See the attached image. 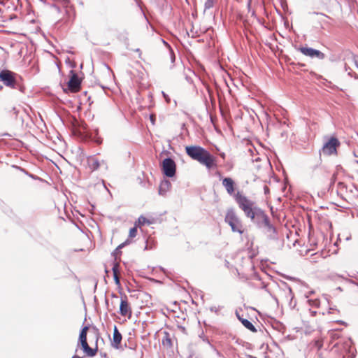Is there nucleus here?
I'll use <instances>...</instances> for the list:
<instances>
[{
	"instance_id": "nucleus-48",
	"label": "nucleus",
	"mask_w": 358,
	"mask_h": 358,
	"mask_svg": "<svg viewBox=\"0 0 358 358\" xmlns=\"http://www.w3.org/2000/svg\"><path fill=\"white\" fill-rule=\"evenodd\" d=\"M3 89V87L0 85V90H2Z\"/></svg>"
},
{
	"instance_id": "nucleus-40",
	"label": "nucleus",
	"mask_w": 358,
	"mask_h": 358,
	"mask_svg": "<svg viewBox=\"0 0 358 358\" xmlns=\"http://www.w3.org/2000/svg\"><path fill=\"white\" fill-rule=\"evenodd\" d=\"M270 211H271V214H273V208H272V207H271V206H270Z\"/></svg>"
},
{
	"instance_id": "nucleus-15",
	"label": "nucleus",
	"mask_w": 358,
	"mask_h": 358,
	"mask_svg": "<svg viewBox=\"0 0 358 358\" xmlns=\"http://www.w3.org/2000/svg\"><path fill=\"white\" fill-rule=\"evenodd\" d=\"M87 162L91 171L97 170L101 164L100 161L94 156L89 157Z\"/></svg>"
},
{
	"instance_id": "nucleus-21",
	"label": "nucleus",
	"mask_w": 358,
	"mask_h": 358,
	"mask_svg": "<svg viewBox=\"0 0 358 358\" xmlns=\"http://www.w3.org/2000/svg\"><path fill=\"white\" fill-rule=\"evenodd\" d=\"M137 227H138L137 224L135 223V226L130 229L129 232V238H133L136 236L137 232H138Z\"/></svg>"
},
{
	"instance_id": "nucleus-30",
	"label": "nucleus",
	"mask_w": 358,
	"mask_h": 358,
	"mask_svg": "<svg viewBox=\"0 0 358 358\" xmlns=\"http://www.w3.org/2000/svg\"><path fill=\"white\" fill-rule=\"evenodd\" d=\"M150 120L152 122V124H155V115L154 114H152V115H150Z\"/></svg>"
},
{
	"instance_id": "nucleus-4",
	"label": "nucleus",
	"mask_w": 358,
	"mask_h": 358,
	"mask_svg": "<svg viewBox=\"0 0 358 358\" xmlns=\"http://www.w3.org/2000/svg\"><path fill=\"white\" fill-rule=\"evenodd\" d=\"M235 199L245 215L248 217L253 219L256 213L255 211V208L253 207V203L240 192L236 194Z\"/></svg>"
},
{
	"instance_id": "nucleus-24",
	"label": "nucleus",
	"mask_w": 358,
	"mask_h": 358,
	"mask_svg": "<svg viewBox=\"0 0 358 358\" xmlns=\"http://www.w3.org/2000/svg\"><path fill=\"white\" fill-rule=\"evenodd\" d=\"M308 302H309L310 306H314V307H319L320 303V300H318V299L308 300Z\"/></svg>"
},
{
	"instance_id": "nucleus-7",
	"label": "nucleus",
	"mask_w": 358,
	"mask_h": 358,
	"mask_svg": "<svg viewBox=\"0 0 358 358\" xmlns=\"http://www.w3.org/2000/svg\"><path fill=\"white\" fill-rule=\"evenodd\" d=\"M83 73L80 72L77 73L74 70H71L69 73V78L66 81L67 88L62 86V90H80L83 81Z\"/></svg>"
},
{
	"instance_id": "nucleus-36",
	"label": "nucleus",
	"mask_w": 358,
	"mask_h": 358,
	"mask_svg": "<svg viewBox=\"0 0 358 358\" xmlns=\"http://www.w3.org/2000/svg\"><path fill=\"white\" fill-rule=\"evenodd\" d=\"M83 95L85 98H87V91H83Z\"/></svg>"
},
{
	"instance_id": "nucleus-8",
	"label": "nucleus",
	"mask_w": 358,
	"mask_h": 358,
	"mask_svg": "<svg viewBox=\"0 0 358 358\" xmlns=\"http://www.w3.org/2000/svg\"><path fill=\"white\" fill-rule=\"evenodd\" d=\"M270 245L273 250H280L284 246L283 235H280L278 229L271 224H270Z\"/></svg>"
},
{
	"instance_id": "nucleus-33",
	"label": "nucleus",
	"mask_w": 358,
	"mask_h": 358,
	"mask_svg": "<svg viewBox=\"0 0 358 358\" xmlns=\"http://www.w3.org/2000/svg\"><path fill=\"white\" fill-rule=\"evenodd\" d=\"M76 64L74 62H70V66L72 68H75Z\"/></svg>"
},
{
	"instance_id": "nucleus-10",
	"label": "nucleus",
	"mask_w": 358,
	"mask_h": 358,
	"mask_svg": "<svg viewBox=\"0 0 358 358\" xmlns=\"http://www.w3.org/2000/svg\"><path fill=\"white\" fill-rule=\"evenodd\" d=\"M162 171L165 176L171 178L175 176L176 164L171 158H166L162 162Z\"/></svg>"
},
{
	"instance_id": "nucleus-3",
	"label": "nucleus",
	"mask_w": 358,
	"mask_h": 358,
	"mask_svg": "<svg viewBox=\"0 0 358 358\" xmlns=\"http://www.w3.org/2000/svg\"><path fill=\"white\" fill-rule=\"evenodd\" d=\"M0 82H2L5 86L9 88L24 89L22 84L21 76L8 69H3L0 71Z\"/></svg>"
},
{
	"instance_id": "nucleus-16",
	"label": "nucleus",
	"mask_w": 358,
	"mask_h": 358,
	"mask_svg": "<svg viewBox=\"0 0 358 358\" xmlns=\"http://www.w3.org/2000/svg\"><path fill=\"white\" fill-rule=\"evenodd\" d=\"M114 280L116 285H120V264L116 262L112 268Z\"/></svg>"
},
{
	"instance_id": "nucleus-18",
	"label": "nucleus",
	"mask_w": 358,
	"mask_h": 358,
	"mask_svg": "<svg viewBox=\"0 0 358 358\" xmlns=\"http://www.w3.org/2000/svg\"><path fill=\"white\" fill-rule=\"evenodd\" d=\"M162 345L169 348L172 346V341L168 332L164 333V336L162 339Z\"/></svg>"
},
{
	"instance_id": "nucleus-37",
	"label": "nucleus",
	"mask_w": 358,
	"mask_h": 358,
	"mask_svg": "<svg viewBox=\"0 0 358 358\" xmlns=\"http://www.w3.org/2000/svg\"><path fill=\"white\" fill-rule=\"evenodd\" d=\"M101 88H102V90H110L109 87H103V86H101Z\"/></svg>"
},
{
	"instance_id": "nucleus-23",
	"label": "nucleus",
	"mask_w": 358,
	"mask_h": 358,
	"mask_svg": "<svg viewBox=\"0 0 358 358\" xmlns=\"http://www.w3.org/2000/svg\"><path fill=\"white\" fill-rule=\"evenodd\" d=\"M213 2L214 0H206L204 5L205 10L212 8L213 6Z\"/></svg>"
},
{
	"instance_id": "nucleus-26",
	"label": "nucleus",
	"mask_w": 358,
	"mask_h": 358,
	"mask_svg": "<svg viewBox=\"0 0 358 358\" xmlns=\"http://www.w3.org/2000/svg\"><path fill=\"white\" fill-rule=\"evenodd\" d=\"M78 132L80 134H85V133H87V127L86 125H82L79 129H78Z\"/></svg>"
},
{
	"instance_id": "nucleus-43",
	"label": "nucleus",
	"mask_w": 358,
	"mask_h": 358,
	"mask_svg": "<svg viewBox=\"0 0 358 358\" xmlns=\"http://www.w3.org/2000/svg\"><path fill=\"white\" fill-rule=\"evenodd\" d=\"M270 325H271V327L274 328L273 324L271 323V321H270Z\"/></svg>"
},
{
	"instance_id": "nucleus-27",
	"label": "nucleus",
	"mask_w": 358,
	"mask_h": 358,
	"mask_svg": "<svg viewBox=\"0 0 358 358\" xmlns=\"http://www.w3.org/2000/svg\"><path fill=\"white\" fill-rule=\"evenodd\" d=\"M262 1L263 2H262V5L261 6V8L264 10L266 17H268V13L266 10L265 0H262Z\"/></svg>"
},
{
	"instance_id": "nucleus-11",
	"label": "nucleus",
	"mask_w": 358,
	"mask_h": 358,
	"mask_svg": "<svg viewBox=\"0 0 358 358\" xmlns=\"http://www.w3.org/2000/svg\"><path fill=\"white\" fill-rule=\"evenodd\" d=\"M120 314L123 317H127L129 319L131 317L132 309L126 296L121 297Z\"/></svg>"
},
{
	"instance_id": "nucleus-17",
	"label": "nucleus",
	"mask_w": 358,
	"mask_h": 358,
	"mask_svg": "<svg viewBox=\"0 0 358 358\" xmlns=\"http://www.w3.org/2000/svg\"><path fill=\"white\" fill-rule=\"evenodd\" d=\"M288 294H289V297H290V300L289 302V306L291 309H294L296 306V301L294 299V294H293V292H292L291 288L288 289Z\"/></svg>"
},
{
	"instance_id": "nucleus-44",
	"label": "nucleus",
	"mask_w": 358,
	"mask_h": 358,
	"mask_svg": "<svg viewBox=\"0 0 358 358\" xmlns=\"http://www.w3.org/2000/svg\"><path fill=\"white\" fill-rule=\"evenodd\" d=\"M163 43L168 45V43L165 42V41H163Z\"/></svg>"
},
{
	"instance_id": "nucleus-25",
	"label": "nucleus",
	"mask_w": 358,
	"mask_h": 358,
	"mask_svg": "<svg viewBox=\"0 0 358 358\" xmlns=\"http://www.w3.org/2000/svg\"><path fill=\"white\" fill-rule=\"evenodd\" d=\"M162 94H163V96L164 97L166 101L168 103H171V96L170 94L166 93L165 92L162 91Z\"/></svg>"
},
{
	"instance_id": "nucleus-39",
	"label": "nucleus",
	"mask_w": 358,
	"mask_h": 358,
	"mask_svg": "<svg viewBox=\"0 0 358 358\" xmlns=\"http://www.w3.org/2000/svg\"><path fill=\"white\" fill-rule=\"evenodd\" d=\"M72 358H81L80 357L78 356V355H74L73 356Z\"/></svg>"
},
{
	"instance_id": "nucleus-12",
	"label": "nucleus",
	"mask_w": 358,
	"mask_h": 358,
	"mask_svg": "<svg viewBox=\"0 0 358 358\" xmlns=\"http://www.w3.org/2000/svg\"><path fill=\"white\" fill-rule=\"evenodd\" d=\"M299 50L302 54L311 58L316 57L320 59H323L325 57V55L323 52L311 48L303 47Z\"/></svg>"
},
{
	"instance_id": "nucleus-42",
	"label": "nucleus",
	"mask_w": 358,
	"mask_h": 358,
	"mask_svg": "<svg viewBox=\"0 0 358 358\" xmlns=\"http://www.w3.org/2000/svg\"><path fill=\"white\" fill-rule=\"evenodd\" d=\"M271 103L270 102V105H269V107H270V111L271 110Z\"/></svg>"
},
{
	"instance_id": "nucleus-13",
	"label": "nucleus",
	"mask_w": 358,
	"mask_h": 358,
	"mask_svg": "<svg viewBox=\"0 0 358 358\" xmlns=\"http://www.w3.org/2000/svg\"><path fill=\"white\" fill-rule=\"evenodd\" d=\"M122 340V336L121 333L119 331L117 327L116 326H114L113 338L110 341L111 346L116 350L121 349Z\"/></svg>"
},
{
	"instance_id": "nucleus-20",
	"label": "nucleus",
	"mask_w": 358,
	"mask_h": 358,
	"mask_svg": "<svg viewBox=\"0 0 358 358\" xmlns=\"http://www.w3.org/2000/svg\"><path fill=\"white\" fill-rule=\"evenodd\" d=\"M137 224L138 227H141L145 225V224H152V222L149 221L146 217L144 216H140L138 219V220L135 222Z\"/></svg>"
},
{
	"instance_id": "nucleus-34",
	"label": "nucleus",
	"mask_w": 358,
	"mask_h": 358,
	"mask_svg": "<svg viewBox=\"0 0 358 358\" xmlns=\"http://www.w3.org/2000/svg\"><path fill=\"white\" fill-rule=\"evenodd\" d=\"M271 178H272L273 179V180H275V182H278V178H277V177H276L275 176H274V175H273V176H271Z\"/></svg>"
},
{
	"instance_id": "nucleus-46",
	"label": "nucleus",
	"mask_w": 358,
	"mask_h": 358,
	"mask_svg": "<svg viewBox=\"0 0 358 358\" xmlns=\"http://www.w3.org/2000/svg\"><path fill=\"white\" fill-rule=\"evenodd\" d=\"M65 3H68V0H64Z\"/></svg>"
},
{
	"instance_id": "nucleus-41",
	"label": "nucleus",
	"mask_w": 358,
	"mask_h": 358,
	"mask_svg": "<svg viewBox=\"0 0 358 358\" xmlns=\"http://www.w3.org/2000/svg\"><path fill=\"white\" fill-rule=\"evenodd\" d=\"M13 110H14L15 114L17 115V111H15V108H13Z\"/></svg>"
},
{
	"instance_id": "nucleus-45",
	"label": "nucleus",
	"mask_w": 358,
	"mask_h": 358,
	"mask_svg": "<svg viewBox=\"0 0 358 358\" xmlns=\"http://www.w3.org/2000/svg\"><path fill=\"white\" fill-rule=\"evenodd\" d=\"M269 166H270V168L271 169L272 168V166H271V163L270 162L269 164Z\"/></svg>"
},
{
	"instance_id": "nucleus-2",
	"label": "nucleus",
	"mask_w": 358,
	"mask_h": 358,
	"mask_svg": "<svg viewBox=\"0 0 358 358\" xmlns=\"http://www.w3.org/2000/svg\"><path fill=\"white\" fill-rule=\"evenodd\" d=\"M89 329L90 327L88 326H85L82 329L79 335L78 345H80L81 349L86 356L92 357H94L99 351L98 341L100 338V334L98 330L94 328L93 338L95 341V344L94 347L91 348L87 341V334Z\"/></svg>"
},
{
	"instance_id": "nucleus-35",
	"label": "nucleus",
	"mask_w": 358,
	"mask_h": 358,
	"mask_svg": "<svg viewBox=\"0 0 358 358\" xmlns=\"http://www.w3.org/2000/svg\"><path fill=\"white\" fill-rule=\"evenodd\" d=\"M6 3V1H5L4 0L0 1V4H1V5L5 6Z\"/></svg>"
},
{
	"instance_id": "nucleus-47",
	"label": "nucleus",
	"mask_w": 358,
	"mask_h": 358,
	"mask_svg": "<svg viewBox=\"0 0 358 358\" xmlns=\"http://www.w3.org/2000/svg\"><path fill=\"white\" fill-rule=\"evenodd\" d=\"M313 293H314V292H313V291H310V294H313Z\"/></svg>"
},
{
	"instance_id": "nucleus-14",
	"label": "nucleus",
	"mask_w": 358,
	"mask_h": 358,
	"mask_svg": "<svg viewBox=\"0 0 358 358\" xmlns=\"http://www.w3.org/2000/svg\"><path fill=\"white\" fill-rule=\"evenodd\" d=\"M234 181L231 178H225L222 180V185L225 187L227 192L229 194L234 193Z\"/></svg>"
},
{
	"instance_id": "nucleus-19",
	"label": "nucleus",
	"mask_w": 358,
	"mask_h": 358,
	"mask_svg": "<svg viewBox=\"0 0 358 358\" xmlns=\"http://www.w3.org/2000/svg\"><path fill=\"white\" fill-rule=\"evenodd\" d=\"M241 323L245 328H247L250 331L252 332H255L257 331L254 325L252 324V322L248 320L247 319H243V320H241Z\"/></svg>"
},
{
	"instance_id": "nucleus-22",
	"label": "nucleus",
	"mask_w": 358,
	"mask_h": 358,
	"mask_svg": "<svg viewBox=\"0 0 358 358\" xmlns=\"http://www.w3.org/2000/svg\"><path fill=\"white\" fill-rule=\"evenodd\" d=\"M289 279L291 280L295 281L296 282H297L300 285H302V286L306 287H308V285L305 282L301 280L300 279H298V278H294V277H290Z\"/></svg>"
},
{
	"instance_id": "nucleus-5",
	"label": "nucleus",
	"mask_w": 358,
	"mask_h": 358,
	"mask_svg": "<svg viewBox=\"0 0 358 358\" xmlns=\"http://www.w3.org/2000/svg\"><path fill=\"white\" fill-rule=\"evenodd\" d=\"M224 220L229 224L234 232H238L241 234H243L244 227L239 217L233 210H227Z\"/></svg>"
},
{
	"instance_id": "nucleus-9",
	"label": "nucleus",
	"mask_w": 358,
	"mask_h": 358,
	"mask_svg": "<svg viewBox=\"0 0 358 358\" xmlns=\"http://www.w3.org/2000/svg\"><path fill=\"white\" fill-rule=\"evenodd\" d=\"M341 143L338 139L335 136H331L328 141H327L322 148V152L325 155H331L337 153V148L340 146Z\"/></svg>"
},
{
	"instance_id": "nucleus-28",
	"label": "nucleus",
	"mask_w": 358,
	"mask_h": 358,
	"mask_svg": "<svg viewBox=\"0 0 358 358\" xmlns=\"http://www.w3.org/2000/svg\"><path fill=\"white\" fill-rule=\"evenodd\" d=\"M129 241H125L124 243H121L120 245H118V247L117 248L116 250H118L121 248H122L123 247H124L127 244H129Z\"/></svg>"
},
{
	"instance_id": "nucleus-1",
	"label": "nucleus",
	"mask_w": 358,
	"mask_h": 358,
	"mask_svg": "<svg viewBox=\"0 0 358 358\" xmlns=\"http://www.w3.org/2000/svg\"><path fill=\"white\" fill-rule=\"evenodd\" d=\"M185 152L191 159L199 162L201 164L204 165L208 169L217 166L216 158L208 150L201 146H186Z\"/></svg>"
},
{
	"instance_id": "nucleus-32",
	"label": "nucleus",
	"mask_w": 358,
	"mask_h": 358,
	"mask_svg": "<svg viewBox=\"0 0 358 358\" xmlns=\"http://www.w3.org/2000/svg\"><path fill=\"white\" fill-rule=\"evenodd\" d=\"M236 316H237V317L238 318V320H239L241 322V320H243V318L242 317H241V315H239V313H236Z\"/></svg>"
},
{
	"instance_id": "nucleus-6",
	"label": "nucleus",
	"mask_w": 358,
	"mask_h": 358,
	"mask_svg": "<svg viewBox=\"0 0 358 358\" xmlns=\"http://www.w3.org/2000/svg\"><path fill=\"white\" fill-rule=\"evenodd\" d=\"M277 110L278 113L282 116V117L280 118L279 117V114L277 113L276 111H274L273 118H272L271 116L270 115V123H272L273 124L279 123L280 125L283 128L281 132V136L282 137H286L287 136L288 132L286 128L289 127L288 119L285 116L287 112L285 109H283L281 107H278Z\"/></svg>"
},
{
	"instance_id": "nucleus-29",
	"label": "nucleus",
	"mask_w": 358,
	"mask_h": 358,
	"mask_svg": "<svg viewBox=\"0 0 358 358\" xmlns=\"http://www.w3.org/2000/svg\"><path fill=\"white\" fill-rule=\"evenodd\" d=\"M259 21L264 26L265 28L268 29V27L267 24H264L266 23L265 20L264 19L259 20Z\"/></svg>"
},
{
	"instance_id": "nucleus-38",
	"label": "nucleus",
	"mask_w": 358,
	"mask_h": 358,
	"mask_svg": "<svg viewBox=\"0 0 358 358\" xmlns=\"http://www.w3.org/2000/svg\"><path fill=\"white\" fill-rule=\"evenodd\" d=\"M250 1H248V9L250 10Z\"/></svg>"
},
{
	"instance_id": "nucleus-31",
	"label": "nucleus",
	"mask_w": 358,
	"mask_h": 358,
	"mask_svg": "<svg viewBox=\"0 0 358 358\" xmlns=\"http://www.w3.org/2000/svg\"><path fill=\"white\" fill-rule=\"evenodd\" d=\"M134 51L139 53V57L141 58V50L139 48H137Z\"/></svg>"
}]
</instances>
